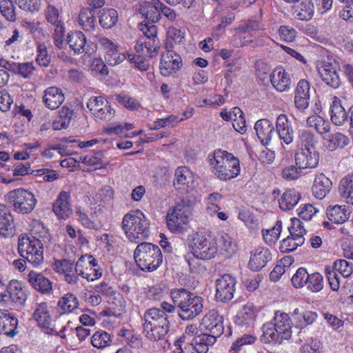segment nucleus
Returning <instances> with one entry per match:
<instances>
[{
  "mask_svg": "<svg viewBox=\"0 0 353 353\" xmlns=\"http://www.w3.org/2000/svg\"><path fill=\"white\" fill-rule=\"evenodd\" d=\"M170 296L183 320L192 319L203 311V298L185 288L172 290Z\"/></svg>",
  "mask_w": 353,
  "mask_h": 353,
  "instance_id": "1",
  "label": "nucleus"
},
{
  "mask_svg": "<svg viewBox=\"0 0 353 353\" xmlns=\"http://www.w3.org/2000/svg\"><path fill=\"white\" fill-rule=\"evenodd\" d=\"M292 325L288 314L276 311L273 319L263 325V340L281 344L283 340L291 338Z\"/></svg>",
  "mask_w": 353,
  "mask_h": 353,
  "instance_id": "2",
  "label": "nucleus"
},
{
  "mask_svg": "<svg viewBox=\"0 0 353 353\" xmlns=\"http://www.w3.org/2000/svg\"><path fill=\"white\" fill-rule=\"evenodd\" d=\"M143 330L146 337L150 340L159 341L165 337L169 331L168 315L160 308L152 307L147 310L143 316Z\"/></svg>",
  "mask_w": 353,
  "mask_h": 353,
  "instance_id": "3",
  "label": "nucleus"
},
{
  "mask_svg": "<svg viewBox=\"0 0 353 353\" xmlns=\"http://www.w3.org/2000/svg\"><path fill=\"white\" fill-rule=\"evenodd\" d=\"M192 209L193 203L191 200L187 198L180 199L167 213L166 221L169 230L176 234H183L187 231Z\"/></svg>",
  "mask_w": 353,
  "mask_h": 353,
  "instance_id": "4",
  "label": "nucleus"
},
{
  "mask_svg": "<svg viewBox=\"0 0 353 353\" xmlns=\"http://www.w3.org/2000/svg\"><path fill=\"white\" fill-rule=\"evenodd\" d=\"M122 229L130 241L139 243L148 237L150 222L140 210L132 211L123 216Z\"/></svg>",
  "mask_w": 353,
  "mask_h": 353,
  "instance_id": "5",
  "label": "nucleus"
},
{
  "mask_svg": "<svg viewBox=\"0 0 353 353\" xmlns=\"http://www.w3.org/2000/svg\"><path fill=\"white\" fill-rule=\"evenodd\" d=\"M210 164L214 168V174L222 181L234 179L240 173L239 159L226 151H216Z\"/></svg>",
  "mask_w": 353,
  "mask_h": 353,
  "instance_id": "6",
  "label": "nucleus"
},
{
  "mask_svg": "<svg viewBox=\"0 0 353 353\" xmlns=\"http://www.w3.org/2000/svg\"><path fill=\"white\" fill-rule=\"evenodd\" d=\"M134 258L138 267L147 272L156 270L163 262L159 247L146 242H142L137 246L134 251Z\"/></svg>",
  "mask_w": 353,
  "mask_h": 353,
  "instance_id": "7",
  "label": "nucleus"
},
{
  "mask_svg": "<svg viewBox=\"0 0 353 353\" xmlns=\"http://www.w3.org/2000/svg\"><path fill=\"white\" fill-rule=\"evenodd\" d=\"M5 201L14 212L23 214L32 212L37 202L32 192L22 188L10 191L5 196Z\"/></svg>",
  "mask_w": 353,
  "mask_h": 353,
  "instance_id": "8",
  "label": "nucleus"
},
{
  "mask_svg": "<svg viewBox=\"0 0 353 353\" xmlns=\"http://www.w3.org/2000/svg\"><path fill=\"white\" fill-rule=\"evenodd\" d=\"M18 251L30 265L37 267L43 262L42 243L31 240L27 236H20L18 240Z\"/></svg>",
  "mask_w": 353,
  "mask_h": 353,
  "instance_id": "9",
  "label": "nucleus"
},
{
  "mask_svg": "<svg viewBox=\"0 0 353 353\" xmlns=\"http://www.w3.org/2000/svg\"><path fill=\"white\" fill-rule=\"evenodd\" d=\"M291 225L289 227L290 235L284 239L280 245V250L282 252L288 253L295 250L297 247L304 243V234L306 230L300 219L296 218L291 219Z\"/></svg>",
  "mask_w": 353,
  "mask_h": 353,
  "instance_id": "10",
  "label": "nucleus"
},
{
  "mask_svg": "<svg viewBox=\"0 0 353 353\" xmlns=\"http://www.w3.org/2000/svg\"><path fill=\"white\" fill-rule=\"evenodd\" d=\"M235 279L228 274H223L217 279L215 294L216 301L225 303L232 300L235 292Z\"/></svg>",
  "mask_w": 353,
  "mask_h": 353,
  "instance_id": "11",
  "label": "nucleus"
},
{
  "mask_svg": "<svg viewBox=\"0 0 353 353\" xmlns=\"http://www.w3.org/2000/svg\"><path fill=\"white\" fill-rule=\"evenodd\" d=\"M32 317L37 322L38 325L43 328L45 333L48 334H57L63 337L61 333L65 330L62 328L60 332H57L51 326V317L48 311L47 304L41 303L37 305L32 314Z\"/></svg>",
  "mask_w": 353,
  "mask_h": 353,
  "instance_id": "12",
  "label": "nucleus"
},
{
  "mask_svg": "<svg viewBox=\"0 0 353 353\" xmlns=\"http://www.w3.org/2000/svg\"><path fill=\"white\" fill-rule=\"evenodd\" d=\"M182 65L181 57L174 52L168 51L162 54L160 71L163 76L169 77L175 74Z\"/></svg>",
  "mask_w": 353,
  "mask_h": 353,
  "instance_id": "13",
  "label": "nucleus"
},
{
  "mask_svg": "<svg viewBox=\"0 0 353 353\" xmlns=\"http://www.w3.org/2000/svg\"><path fill=\"white\" fill-rule=\"evenodd\" d=\"M296 165L300 169H313L319 162V154L314 149H299L294 154Z\"/></svg>",
  "mask_w": 353,
  "mask_h": 353,
  "instance_id": "14",
  "label": "nucleus"
},
{
  "mask_svg": "<svg viewBox=\"0 0 353 353\" xmlns=\"http://www.w3.org/2000/svg\"><path fill=\"white\" fill-rule=\"evenodd\" d=\"M203 329L215 336H221L224 331L223 318L216 310H211L202 319Z\"/></svg>",
  "mask_w": 353,
  "mask_h": 353,
  "instance_id": "15",
  "label": "nucleus"
},
{
  "mask_svg": "<svg viewBox=\"0 0 353 353\" xmlns=\"http://www.w3.org/2000/svg\"><path fill=\"white\" fill-rule=\"evenodd\" d=\"M275 128L276 135H279L282 143L290 145L294 141V131L286 114H281L277 117Z\"/></svg>",
  "mask_w": 353,
  "mask_h": 353,
  "instance_id": "16",
  "label": "nucleus"
},
{
  "mask_svg": "<svg viewBox=\"0 0 353 353\" xmlns=\"http://www.w3.org/2000/svg\"><path fill=\"white\" fill-rule=\"evenodd\" d=\"M257 311L254 305L248 303L234 317V323L241 329H250L254 326Z\"/></svg>",
  "mask_w": 353,
  "mask_h": 353,
  "instance_id": "17",
  "label": "nucleus"
},
{
  "mask_svg": "<svg viewBox=\"0 0 353 353\" xmlns=\"http://www.w3.org/2000/svg\"><path fill=\"white\" fill-rule=\"evenodd\" d=\"M318 73L321 80L328 86L337 88L341 85V80L336 67L330 62L322 61L318 66Z\"/></svg>",
  "mask_w": 353,
  "mask_h": 353,
  "instance_id": "18",
  "label": "nucleus"
},
{
  "mask_svg": "<svg viewBox=\"0 0 353 353\" xmlns=\"http://www.w3.org/2000/svg\"><path fill=\"white\" fill-rule=\"evenodd\" d=\"M1 296L2 301H11L19 306L23 305L27 298L21 284L17 281H11L6 287V293H2Z\"/></svg>",
  "mask_w": 353,
  "mask_h": 353,
  "instance_id": "19",
  "label": "nucleus"
},
{
  "mask_svg": "<svg viewBox=\"0 0 353 353\" xmlns=\"http://www.w3.org/2000/svg\"><path fill=\"white\" fill-rule=\"evenodd\" d=\"M254 129L256 135L263 145H268L273 138H276V128L272 123L267 119L258 120Z\"/></svg>",
  "mask_w": 353,
  "mask_h": 353,
  "instance_id": "20",
  "label": "nucleus"
},
{
  "mask_svg": "<svg viewBox=\"0 0 353 353\" xmlns=\"http://www.w3.org/2000/svg\"><path fill=\"white\" fill-rule=\"evenodd\" d=\"M54 213L59 219H65L72 214L70 194L65 191H61L52 205Z\"/></svg>",
  "mask_w": 353,
  "mask_h": 353,
  "instance_id": "21",
  "label": "nucleus"
},
{
  "mask_svg": "<svg viewBox=\"0 0 353 353\" xmlns=\"http://www.w3.org/2000/svg\"><path fill=\"white\" fill-rule=\"evenodd\" d=\"M14 217L6 205L0 203V236L10 237L14 234Z\"/></svg>",
  "mask_w": 353,
  "mask_h": 353,
  "instance_id": "22",
  "label": "nucleus"
},
{
  "mask_svg": "<svg viewBox=\"0 0 353 353\" xmlns=\"http://www.w3.org/2000/svg\"><path fill=\"white\" fill-rule=\"evenodd\" d=\"M272 260V254L267 248H257L250 254L248 266L253 271H259Z\"/></svg>",
  "mask_w": 353,
  "mask_h": 353,
  "instance_id": "23",
  "label": "nucleus"
},
{
  "mask_svg": "<svg viewBox=\"0 0 353 353\" xmlns=\"http://www.w3.org/2000/svg\"><path fill=\"white\" fill-rule=\"evenodd\" d=\"M309 82L305 79H301L296 88L294 95V105L301 111L308 108L310 99Z\"/></svg>",
  "mask_w": 353,
  "mask_h": 353,
  "instance_id": "24",
  "label": "nucleus"
},
{
  "mask_svg": "<svg viewBox=\"0 0 353 353\" xmlns=\"http://www.w3.org/2000/svg\"><path fill=\"white\" fill-rule=\"evenodd\" d=\"M64 100L65 96L62 90L57 87H49L44 90L43 102L50 110L58 108Z\"/></svg>",
  "mask_w": 353,
  "mask_h": 353,
  "instance_id": "25",
  "label": "nucleus"
},
{
  "mask_svg": "<svg viewBox=\"0 0 353 353\" xmlns=\"http://www.w3.org/2000/svg\"><path fill=\"white\" fill-rule=\"evenodd\" d=\"M160 48V41L157 37H139L135 46V50L137 53L145 52L148 54V57L153 58L159 53Z\"/></svg>",
  "mask_w": 353,
  "mask_h": 353,
  "instance_id": "26",
  "label": "nucleus"
},
{
  "mask_svg": "<svg viewBox=\"0 0 353 353\" xmlns=\"http://www.w3.org/2000/svg\"><path fill=\"white\" fill-rule=\"evenodd\" d=\"M28 279L31 286L42 294H49L52 292V283L43 274L30 271Z\"/></svg>",
  "mask_w": 353,
  "mask_h": 353,
  "instance_id": "27",
  "label": "nucleus"
},
{
  "mask_svg": "<svg viewBox=\"0 0 353 353\" xmlns=\"http://www.w3.org/2000/svg\"><path fill=\"white\" fill-rule=\"evenodd\" d=\"M85 36L81 31L70 32L67 36V43L76 54L89 53Z\"/></svg>",
  "mask_w": 353,
  "mask_h": 353,
  "instance_id": "28",
  "label": "nucleus"
},
{
  "mask_svg": "<svg viewBox=\"0 0 353 353\" xmlns=\"http://www.w3.org/2000/svg\"><path fill=\"white\" fill-rule=\"evenodd\" d=\"M348 112H346L341 104V101L337 97L332 98L330 105V119L335 125H343L348 121Z\"/></svg>",
  "mask_w": 353,
  "mask_h": 353,
  "instance_id": "29",
  "label": "nucleus"
},
{
  "mask_svg": "<svg viewBox=\"0 0 353 353\" xmlns=\"http://www.w3.org/2000/svg\"><path fill=\"white\" fill-rule=\"evenodd\" d=\"M332 182L324 174L321 173L316 176L312 187L313 195L319 199H322L330 192Z\"/></svg>",
  "mask_w": 353,
  "mask_h": 353,
  "instance_id": "30",
  "label": "nucleus"
},
{
  "mask_svg": "<svg viewBox=\"0 0 353 353\" xmlns=\"http://www.w3.org/2000/svg\"><path fill=\"white\" fill-rule=\"evenodd\" d=\"M79 26L87 32H94L97 28L94 11L92 8H81L78 16Z\"/></svg>",
  "mask_w": 353,
  "mask_h": 353,
  "instance_id": "31",
  "label": "nucleus"
},
{
  "mask_svg": "<svg viewBox=\"0 0 353 353\" xmlns=\"http://www.w3.org/2000/svg\"><path fill=\"white\" fill-rule=\"evenodd\" d=\"M270 77L272 85L276 90L284 92L290 89L291 80L283 68H275Z\"/></svg>",
  "mask_w": 353,
  "mask_h": 353,
  "instance_id": "32",
  "label": "nucleus"
},
{
  "mask_svg": "<svg viewBox=\"0 0 353 353\" xmlns=\"http://www.w3.org/2000/svg\"><path fill=\"white\" fill-rule=\"evenodd\" d=\"M101 43L106 49L105 60L108 65L113 66L124 60L125 56L119 53L117 46L110 40L103 38Z\"/></svg>",
  "mask_w": 353,
  "mask_h": 353,
  "instance_id": "33",
  "label": "nucleus"
},
{
  "mask_svg": "<svg viewBox=\"0 0 353 353\" xmlns=\"http://www.w3.org/2000/svg\"><path fill=\"white\" fill-rule=\"evenodd\" d=\"M328 219L337 224L343 223L350 217V212L346 205H330L326 210Z\"/></svg>",
  "mask_w": 353,
  "mask_h": 353,
  "instance_id": "34",
  "label": "nucleus"
},
{
  "mask_svg": "<svg viewBox=\"0 0 353 353\" xmlns=\"http://www.w3.org/2000/svg\"><path fill=\"white\" fill-rule=\"evenodd\" d=\"M219 336L204 333L195 336L193 339L194 349L199 353H207L209 347L214 344Z\"/></svg>",
  "mask_w": 353,
  "mask_h": 353,
  "instance_id": "35",
  "label": "nucleus"
},
{
  "mask_svg": "<svg viewBox=\"0 0 353 353\" xmlns=\"http://www.w3.org/2000/svg\"><path fill=\"white\" fill-rule=\"evenodd\" d=\"M18 320L15 317L10 316L6 311L0 310V332H3L8 336H14L17 332V325Z\"/></svg>",
  "mask_w": 353,
  "mask_h": 353,
  "instance_id": "36",
  "label": "nucleus"
},
{
  "mask_svg": "<svg viewBox=\"0 0 353 353\" xmlns=\"http://www.w3.org/2000/svg\"><path fill=\"white\" fill-rule=\"evenodd\" d=\"M293 14L299 20L308 21L314 14V5L310 0H303L293 6Z\"/></svg>",
  "mask_w": 353,
  "mask_h": 353,
  "instance_id": "37",
  "label": "nucleus"
},
{
  "mask_svg": "<svg viewBox=\"0 0 353 353\" xmlns=\"http://www.w3.org/2000/svg\"><path fill=\"white\" fill-rule=\"evenodd\" d=\"M161 6H162V3L159 0L146 2L141 8L142 14L152 23H156L161 19Z\"/></svg>",
  "mask_w": 353,
  "mask_h": 353,
  "instance_id": "38",
  "label": "nucleus"
},
{
  "mask_svg": "<svg viewBox=\"0 0 353 353\" xmlns=\"http://www.w3.org/2000/svg\"><path fill=\"white\" fill-rule=\"evenodd\" d=\"M214 239L217 242V248H219L221 254L225 257L230 258L235 254L236 245L228 234H221Z\"/></svg>",
  "mask_w": 353,
  "mask_h": 353,
  "instance_id": "39",
  "label": "nucleus"
},
{
  "mask_svg": "<svg viewBox=\"0 0 353 353\" xmlns=\"http://www.w3.org/2000/svg\"><path fill=\"white\" fill-rule=\"evenodd\" d=\"M74 117V110L67 106H63L58 112L57 119L52 123V128L59 130L67 128Z\"/></svg>",
  "mask_w": 353,
  "mask_h": 353,
  "instance_id": "40",
  "label": "nucleus"
},
{
  "mask_svg": "<svg viewBox=\"0 0 353 353\" xmlns=\"http://www.w3.org/2000/svg\"><path fill=\"white\" fill-rule=\"evenodd\" d=\"M301 194L294 189L287 190L279 200V206L282 210H292L301 199Z\"/></svg>",
  "mask_w": 353,
  "mask_h": 353,
  "instance_id": "41",
  "label": "nucleus"
},
{
  "mask_svg": "<svg viewBox=\"0 0 353 353\" xmlns=\"http://www.w3.org/2000/svg\"><path fill=\"white\" fill-rule=\"evenodd\" d=\"M57 306L61 314H69L78 308L79 301L74 294L68 292L59 299Z\"/></svg>",
  "mask_w": 353,
  "mask_h": 353,
  "instance_id": "42",
  "label": "nucleus"
},
{
  "mask_svg": "<svg viewBox=\"0 0 353 353\" xmlns=\"http://www.w3.org/2000/svg\"><path fill=\"white\" fill-rule=\"evenodd\" d=\"M99 23L103 28L108 29L115 26L118 13L114 9H102L98 14Z\"/></svg>",
  "mask_w": 353,
  "mask_h": 353,
  "instance_id": "43",
  "label": "nucleus"
},
{
  "mask_svg": "<svg viewBox=\"0 0 353 353\" xmlns=\"http://www.w3.org/2000/svg\"><path fill=\"white\" fill-rule=\"evenodd\" d=\"M192 181V172L186 167H179L175 171L174 186L176 189H181Z\"/></svg>",
  "mask_w": 353,
  "mask_h": 353,
  "instance_id": "44",
  "label": "nucleus"
},
{
  "mask_svg": "<svg viewBox=\"0 0 353 353\" xmlns=\"http://www.w3.org/2000/svg\"><path fill=\"white\" fill-rule=\"evenodd\" d=\"M112 342V336L103 330L95 332L91 338L92 345L98 349H103L105 347L110 346Z\"/></svg>",
  "mask_w": 353,
  "mask_h": 353,
  "instance_id": "45",
  "label": "nucleus"
},
{
  "mask_svg": "<svg viewBox=\"0 0 353 353\" xmlns=\"http://www.w3.org/2000/svg\"><path fill=\"white\" fill-rule=\"evenodd\" d=\"M28 238L39 241L42 243V248L47 247L50 242V236L48 230L42 224L34 226L32 230L31 236Z\"/></svg>",
  "mask_w": 353,
  "mask_h": 353,
  "instance_id": "46",
  "label": "nucleus"
},
{
  "mask_svg": "<svg viewBox=\"0 0 353 353\" xmlns=\"http://www.w3.org/2000/svg\"><path fill=\"white\" fill-rule=\"evenodd\" d=\"M306 123L308 126L314 128L320 134L326 133L330 130V122L318 115L309 117L306 120Z\"/></svg>",
  "mask_w": 353,
  "mask_h": 353,
  "instance_id": "47",
  "label": "nucleus"
},
{
  "mask_svg": "<svg viewBox=\"0 0 353 353\" xmlns=\"http://www.w3.org/2000/svg\"><path fill=\"white\" fill-rule=\"evenodd\" d=\"M294 315L296 316V327L299 328H303L307 325L312 324L316 318V314L315 312L311 311L299 312V309L294 310Z\"/></svg>",
  "mask_w": 353,
  "mask_h": 353,
  "instance_id": "48",
  "label": "nucleus"
},
{
  "mask_svg": "<svg viewBox=\"0 0 353 353\" xmlns=\"http://www.w3.org/2000/svg\"><path fill=\"white\" fill-rule=\"evenodd\" d=\"M87 263H85V272L88 273L90 276H82L84 279H86L88 281H94L95 279H99L101 276L102 272L100 268L98 267V263L97 260L92 257L91 255H88L87 256Z\"/></svg>",
  "mask_w": 353,
  "mask_h": 353,
  "instance_id": "49",
  "label": "nucleus"
},
{
  "mask_svg": "<svg viewBox=\"0 0 353 353\" xmlns=\"http://www.w3.org/2000/svg\"><path fill=\"white\" fill-rule=\"evenodd\" d=\"M349 142L350 139L346 135L341 132H336L329 135L327 148L330 150H334L337 148H343Z\"/></svg>",
  "mask_w": 353,
  "mask_h": 353,
  "instance_id": "50",
  "label": "nucleus"
},
{
  "mask_svg": "<svg viewBox=\"0 0 353 353\" xmlns=\"http://www.w3.org/2000/svg\"><path fill=\"white\" fill-rule=\"evenodd\" d=\"M298 143L301 147L300 149H314L316 139L313 133L307 130H301L299 131Z\"/></svg>",
  "mask_w": 353,
  "mask_h": 353,
  "instance_id": "51",
  "label": "nucleus"
},
{
  "mask_svg": "<svg viewBox=\"0 0 353 353\" xmlns=\"http://www.w3.org/2000/svg\"><path fill=\"white\" fill-rule=\"evenodd\" d=\"M340 189L346 202L353 205V175H348L341 181Z\"/></svg>",
  "mask_w": 353,
  "mask_h": 353,
  "instance_id": "52",
  "label": "nucleus"
},
{
  "mask_svg": "<svg viewBox=\"0 0 353 353\" xmlns=\"http://www.w3.org/2000/svg\"><path fill=\"white\" fill-rule=\"evenodd\" d=\"M0 12L10 22L17 20L15 6L12 0H0Z\"/></svg>",
  "mask_w": 353,
  "mask_h": 353,
  "instance_id": "53",
  "label": "nucleus"
},
{
  "mask_svg": "<svg viewBox=\"0 0 353 353\" xmlns=\"http://www.w3.org/2000/svg\"><path fill=\"white\" fill-rule=\"evenodd\" d=\"M217 251V242L214 239H213L208 243V245L204 246L203 250L201 249L199 253L196 254L195 256L203 260H208L213 258Z\"/></svg>",
  "mask_w": 353,
  "mask_h": 353,
  "instance_id": "54",
  "label": "nucleus"
},
{
  "mask_svg": "<svg viewBox=\"0 0 353 353\" xmlns=\"http://www.w3.org/2000/svg\"><path fill=\"white\" fill-rule=\"evenodd\" d=\"M146 57H148V54H145V52L142 53L129 54V61L134 64V66L141 71H146L149 68V63L146 61Z\"/></svg>",
  "mask_w": 353,
  "mask_h": 353,
  "instance_id": "55",
  "label": "nucleus"
},
{
  "mask_svg": "<svg viewBox=\"0 0 353 353\" xmlns=\"http://www.w3.org/2000/svg\"><path fill=\"white\" fill-rule=\"evenodd\" d=\"M281 222L277 221L273 228L263 231V239L266 243L272 245L278 240L281 232Z\"/></svg>",
  "mask_w": 353,
  "mask_h": 353,
  "instance_id": "56",
  "label": "nucleus"
},
{
  "mask_svg": "<svg viewBox=\"0 0 353 353\" xmlns=\"http://www.w3.org/2000/svg\"><path fill=\"white\" fill-rule=\"evenodd\" d=\"M307 288L313 292H318L323 288V276L318 272L309 274L306 284Z\"/></svg>",
  "mask_w": 353,
  "mask_h": 353,
  "instance_id": "57",
  "label": "nucleus"
},
{
  "mask_svg": "<svg viewBox=\"0 0 353 353\" xmlns=\"http://www.w3.org/2000/svg\"><path fill=\"white\" fill-rule=\"evenodd\" d=\"M108 102V101L103 97H92L88 100L87 107L94 116L96 115L101 109L104 108Z\"/></svg>",
  "mask_w": 353,
  "mask_h": 353,
  "instance_id": "58",
  "label": "nucleus"
},
{
  "mask_svg": "<svg viewBox=\"0 0 353 353\" xmlns=\"http://www.w3.org/2000/svg\"><path fill=\"white\" fill-rule=\"evenodd\" d=\"M333 268L335 272H339L343 277L349 276L353 272L352 263L345 259H339L334 263Z\"/></svg>",
  "mask_w": 353,
  "mask_h": 353,
  "instance_id": "59",
  "label": "nucleus"
},
{
  "mask_svg": "<svg viewBox=\"0 0 353 353\" xmlns=\"http://www.w3.org/2000/svg\"><path fill=\"white\" fill-rule=\"evenodd\" d=\"M37 52V63L41 66L48 67L50 63V57L48 54L46 45L44 43H39Z\"/></svg>",
  "mask_w": 353,
  "mask_h": 353,
  "instance_id": "60",
  "label": "nucleus"
},
{
  "mask_svg": "<svg viewBox=\"0 0 353 353\" xmlns=\"http://www.w3.org/2000/svg\"><path fill=\"white\" fill-rule=\"evenodd\" d=\"M261 29L259 21L256 20H248L241 23L236 29V31L241 33L248 32L251 35Z\"/></svg>",
  "mask_w": 353,
  "mask_h": 353,
  "instance_id": "61",
  "label": "nucleus"
},
{
  "mask_svg": "<svg viewBox=\"0 0 353 353\" xmlns=\"http://www.w3.org/2000/svg\"><path fill=\"white\" fill-rule=\"evenodd\" d=\"M35 67L32 62L18 63L15 74L25 79H30L33 75Z\"/></svg>",
  "mask_w": 353,
  "mask_h": 353,
  "instance_id": "62",
  "label": "nucleus"
},
{
  "mask_svg": "<svg viewBox=\"0 0 353 353\" xmlns=\"http://www.w3.org/2000/svg\"><path fill=\"white\" fill-rule=\"evenodd\" d=\"M308 275L309 274L305 268H299L291 279L293 286L296 288H302L306 284Z\"/></svg>",
  "mask_w": 353,
  "mask_h": 353,
  "instance_id": "63",
  "label": "nucleus"
},
{
  "mask_svg": "<svg viewBox=\"0 0 353 353\" xmlns=\"http://www.w3.org/2000/svg\"><path fill=\"white\" fill-rule=\"evenodd\" d=\"M222 199V196L221 194L214 192L210 194L208 197L207 201V211L212 214V213H216L220 210V207L219 206V202L221 201Z\"/></svg>",
  "mask_w": 353,
  "mask_h": 353,
  "instance_id": "64",
  "label": "nucleus"
}]
</instances>
